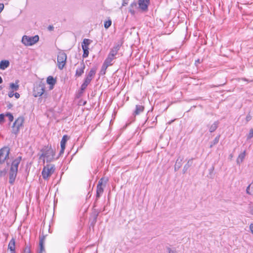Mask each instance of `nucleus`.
Here are the masks:
<instances>
[{
	"label": "nucleus",
	"instance_id": "f257e3e1",
	"mask_svg": "<svg viewBox=\"0 0 253 253\" xmlns=\"http://www.w3.org/2000/svg\"><path fill=\"white\" fill-rule=\"evenodd\" d=\"M21 157H18L12 162L9 173V182L11 184H13L15 180L17 174L18 166L21 161Z\"/></svg>",
	"mask_w": 253,
	"mask_h": 253
},
{
	"label": "nucleus",
	"instance_id": "f03ea898",
	"mask_svg": "<svg viewBox=\"0 0 253 253\" xmlns=\"http://www.w3.org/2000/svg\"><path fill=\"white\" fill-rule=\"evenodd\" d=\"M42 154L40 156V159H42L44 161V158L46 159L47 162L52 161L54 159L55 152L51 147H45L42 150Z\"/></svg>",
	"mask_w": 253,
	"mask_h": 253
},
{
	"label": "nucleus",
	"instance_id": "7ed1b4c3",
	"mask_svg": "<svg viewBox=\"0 0 253 253\" xmlns=\"http://www.w3.org/2000/svg\"><path fill=\"white\" fill-rule=\"evenodd\" d=\"M39 40V37L38 35L33 37L24 35L22 38L21 42L25 46H31L37 43Z\"/></svg>",
	"mask_w": 253,
	"mask_h": 253
},
{
	"label": "nucleus",
	"instance_id": "20e7f679",
	"mask_svg": "<svg viewBox=\"0 0 253 253\" xmlns=\"http://www.w3.org/2000/svg\"><path fill=\"white\" fill-rule=\"evenodd\" d=\"M66 54L62 51H59L57 55V66L60 70L63 69L66 64Z\"/></svg>",
	"mask_w": 253,
	"mask_h": 253
},
{
	"label": "nucleus",
	"instance_id": "39448f33",
	"mask_svg": "<svg viewBox=\"0 0 253 253\" xmlns=\"http://www.w3.org/2000/svg\"><path fill=\"white\" fill-rule=\"evenodd\" d=\"M24 119L22 117L18 118L14 122L12 126V132L15 134H17L21 127L23 126Z\"/></svg>",
	"mask_w": 253,
	"mask_h": 253
},
{
	"label": "nucleus",
	"instance_id": "423d86ee",
	"mask_svg": "<svg viewBox=\"0 0 253 253\" xmlns=\"http://www.w3.org/2000/svg\"><path fill=\"white\" fill-rule=\"evenodd\" d=\"M45 91L44 84L42 83L36 84L33 89V95L35 97L41 96L44 94Z\"/></svg>",
	"mask_w": 253,
	"mask_h": 253
},
{
	"label": "nucleus",
	"instance_id": "0eeeda50",
	"mask_svg": "<svg viewBox=\"0 0 253 253\" xmlns=\"http://www.w3.org/2000/svg\"><path fill=\"white\" fill-rule=\"evenodd\" d=\"M54 166L52 165H47L44 167L42 171V176L43 179H48L54 172Z\"/></svg>",
	"mask_w": 253,
	"mask_h": 253
},
{
	"label": "nucleus",
	"instance_id": "6e6552de",
	"mask_svg": "<svg viewBox=\"0 0 253 253\" xmlns=\"http://www.w3.org/2000/svg\"><path fill=\"white\" fill-rule=\"evenodd\" d=\"M9 149L7 147L0 149V164H2L9 158Z\"/></svg>",
	"mask_w": 253,
	"mask_h": 253
},
{
	"label": "nucleus",
	"instance_id": "1a4fd4ad",
	"mask_svg": "<svg viewBox=\"0 0 253 253\" xmlns=\"http://www.w3.org/2000/svg\"><path fill=\"white\" fill-rule=\"evenodd\" d=\"M107 179L105 180L104 178H101L97 185V190H96V199L99 198L101 194L103 192V188L102 187V185L104 184L105 186L106 183H107Z\"/></svg>",
	"mask_w": 253,
	"mask_h": 253
},
{
	"label": "nucleus",
	"instance_id": "9d476101",
	"mask_svg": "<svg viewBox=\"0 0 253 253\" xmlns=\"http://www.w3.org/2000/svg\"><path fill=\"white\" fill-rule=\"evenodd\" d=\"M96 69H97L96 67L92 68L90 70L88 75L85 78L84 81L86 83H88V84H89L90 82L91 81L92 79H93V78L94 77V76L95 75Z\"/></svg>",
	"mask_w": 253,
	"mask_h": 253
},
{
	"label": "nucleus",
	"instance_id": "9b49d317",
	"mask_svg": "<svg viewBox=\"0 0 253 253\" xmlns=\"http://www.w3.org/2000/svg\"><path fill=\"white\" fill-rule=\"evenodd\" d=\"M149 2L150 0H138L139 8L143 11H147Z\"/></svg>",
	"mask_w": 253,
	"mask_h": 253
},
{
	"label": "nucleus",
	"instance_id": "f8f14e48",
	"mask_svg": "<svg viewBox=\"0 0 253 253\" xmlns=\"http://www.w3.org/2000/svg\"><path fill=\"white\" fill-rule=\"evenodd\" d=\"M45 239V236H42L40 237L39 241V249L38 251V253H43L45 252L44 243Z\"/></svg>",
	"mask_w": 253,
	"mask_h": 253
},
{
	"label": "nucleus",
	"instance_id": "ddd939ff",
	"mask_svg": "<svg viewBox=\"0 0 253 253\" xmlns=\"http://www.w3.org/2000/svg\"><path fill=\"white\" fill-rule=\"evenodd\" d=\"M85 64L83 61L80 65V67L77 69L76 71L75 76L77 77H81L84 73V70L85 69Z\"/></svg>",
	"mask_w": 253,
	"mask_h": 253
},
{
	"label": "nucleus",
	"instance_id": "4468645a",
	"mask_svg": "<svg viewBox=\"0 0 253 253\" xmlns=\"http://www.w3.org/2000/svg\"><path fill=\"white\" fill-rule=\"evenodd\" d=\"M183 159L182 157L179 156L176 160L174 165V170L175 171H177L181 168Z\"/></svg>",
	"mask_w": 253,
	"mask_h": 253
},
{
	"label": "nucleus",
	"instance_id": "2eb2a0df",
	"mask_svg": "<svg viewBox=\"0 0 253 253\" xmlns=\"http://www.w3.org/2000/svg\"><path fill=\"white\" fill-rule=\"evenodd\" d=\"M120 48V46L118 44L114 46L111 50L109 55L111 57H114L117 54L119 49Z\"/></svg>",
	"mask_w": 253,
	"mask_h": 253
},
{
	"label": "nucleus",
	"instance_id": "dca6fc26",
	"mask_svg": "<svg viewBox=\"0 0 253 253\" xmlns=\"http://www.w3.org/2000/svg\"><path fill=\"white\" fill-rule=\"evenodd\" d=\"M15 241L14 238H12V239L10 241L8 246V249L10 251V252H15Z\"/></svg>",
	"mask_w": 253,
	"mask_h": 253
},
{
	"label": "nucleus",
	"instance_id": "f3484780",
	"mask_svg": "<svg viewBox=\"0 0 253 253\" xmlns=\"http://www.w3.org/2000/svg\"><path fill=\"white\" fill-rule=\"evenodd\" d=\"M47 83L50 85L51 86L50 87V89H52L53 86L56 84V79H54L52 76H48L46 80Z\"/></svg>",
	"mask_w": 253,
	"mask_h": 253
},
{
	"label": "nucleus",
	"instance_id": "a211bd4d",
	"mask_svg": "<svg viewBox=\"0 0 253 253\" xmlns=\"http://www.w3.org/2000/svg\"><path fill=\"white\" fill-rule=\"evenodd\" d=\"M9 62L8 60H1L0 62V69L1 70H5L9 66Z\"/></svg>",
	"mask_w": 253,
	"mask_h": 253
},
{
	"label": "nucleus",
	"instance_id": "6ab92c4d",
	"mask_svg": "<svg viewBox=\"0 0 253 253\" xmlns=\"http://www.w3.org/2000/svg\"><path fill=\"white\" fill-rule=\"evenodd\" d=\"M92 41L88 39H84L83 40V42L82 43V47L83 49L84 48H89L88 46L91 43Z\"/></svg>",
	"mask_w": 253,
	"mask_h": 253
},
{
	"label": "nucleus",
	"instance_id": "aec40b11",
	"mask_svg": "<svg viewBox=\"0 0 253 253\" xmlns=\"http://www.w3.org/2000/svg\"><path fill=\"white\" fill-rule=\"evenodd\" d=\"M193 164V159H189L187 163L185 165L183 169V173H185L188 169L192 166Z\"/></svg>",
	"mask_w": 253,
	"mask_h": 253
},
{
	"label": "nucleus",
	"instance_id": "412c9836",
	"mask_svg": "<svg viewBox=\"0 0 253 253\" xmlns=\"http://www.w3.org/2000/svg\"><path fill=\"white\" fill-rule=\"evenodd\" d=\"M144 107L141 105H136V109L134 112L135 115H139L140 113L144 111Z\"/></svg>",
	"mask_w": 253,
	"mask_h": 253
},
{
	"label": "nucleus",
	"instance_id": "4be33fe9",
	"mask_svg": "<svg viewBox=\"0 0 253 253\" xmlns=\"http://www.w3.org/2000/svg\"><path fill=\"white\" fill-rule=\"evenodd\" d=\"M19 80H16L15 81V83H11L10 84V88L12 89L13 91H17L19 89Z\"/></svg>",
	"mask_w": 253,
	"mask_h": 253
},
{
	"label": "nucleus",
	"instance_id": "5701e85b",
	"mask_svg": "<svg viewBox=\"0 0 253 253\" xmlns=\"http://www.w3.org/2000/svg\"><path fill=\"white\" fill-rule=\"evenodd\" d=\"M114 57H111L109 55H108V57L105 59L104 64L107 65L108 66H110L113 64L112 61L114 59Z\"/></svg>",
	"mask_w": 253,
	"mask_h": 253
},
{
	"label": "nucleus",
	"instance_id": "b1692460",
	"mask_svg": "<svg viewBox=\"0 0 253 253\" xmlns=\"http://www.w3.org/2000/svg\"><path fill=\"white\" fill-rule=\"evenodd\" d=\"M218 124H219L218 121H216V122H214V123L213 124H212L209 128L210 132H214L217 129Z\"/></svg>",
	"mask_w": 253,
	"mask_h": 253
},
{
	"label": "nucleus",
	"instance_id": "393cba45",
	"mask_svg": "<svg viewBox=\"0 0 253 253\" xmlns=\"http://www.w3.org/2000/svg\"><path fill=\"white\" fill-rule=\"evenodd\" d=\"M68 139V136L67 135H64L62 137V138L60 142L61 147H62L63 148V147H65L66 143Z\"/></svg>",
	"mask_w": 253,
	"mask_h": 253
},
{
	"label": "nucleus",
	"instance_id": "a878e982",
	"mask_svg": "<svg viewBox=\"0 0 253 253\" xmlns=\"http://www.w3.org/2000/svg\"><path fill=\"white\" fill-rule=\"evenodd\" d=\"M245 156H246V152H245V151H244L243 153H241L239 155V156L237 158V163L238 164H240V163H241L243 161V160L244 159Z\"/></svg>",
	"mask_w": 253,
	"mask_h": 253
},
{
	"label": "nucleus",
	"instance_id": "bb28decb",
	"mask_svg": "<svg viewBox=\"0 0 253 253\" xmlns=\"http://www.w3.org/2000/svg\"><path fill=\"white\" fill-rule=\"evenodd\" d=\"M220 136V135H218L214 139V140L211 142L210 148L212 147L213 146L219 142Z\"/></svg>",
	"mask_w": 253,
	"mask_h": 253
},
{
	"label": "nucleus",
	"instance_id": "cd10ccee",
	"mask_svg": "<svg viewBox=\"0 0 253 253\" xmlns=\"http://www.w3.org/2000/svg\"><path fill=\"white\" fill-rule=\"evenodd\" d=\"M112 24V21L111 19H109L104 22V27L106 29H108L110 27Z\"/></svg>",
	"mask_w": 253,
	"mask_h": 253
},
{
	"label": "nucleus",
	"instance_id": "c85d7f7f",
	"mask_svg": "<svg viewBox=\"0 0 253 253\" xmlns=\"http://www.w3.org/2000/svg\"><path fill=\"white\" fill-rule=\"evenodd\" d=\"M88 49L89 48H84V49H83V51H84V53H83V58H86L87 57H88V54H89Z\"/></svg>",
	"mask_w": 253,
	"mask_h": 253
},
{
	"label": "nucleus",
	"instance_id": "c756f323",
	"mask_svg": "<svg viewBox=\"0 0 253 253\" xmlns=\"http://www.w3.org/2000/svg\"><path fill=\"white\" fill-rule=\"evenodd\" d=\"M108 67H109L108 66H107V65L103 63V64L102 66L101 71H100L101 74H103V75L105 74L106 73V70Z\"/></svg>",
	"mask_w": 253,
	"mask_h": 253
},
{
	"label": "nucleus",
	"instance_id": "7c9ffc66",
	"mask_svg": "<svg viewBox=\"0 0 253 253\" xmlns=\"http://www.w3.org/2000/svg\"><path fill=\"white\" fill-rule=\"evenodd\" d=\"M137 4L136 2H133L130 5V7H133L134 6H136ZM129 11L131 13L132 15H134L135 14V11L131 8H129Z\"/></svg>",
	"mask_w": 253,
	"mask_h": 253
},
{
	"label": "nucleus",
	"instance_id": "2f4dec72",
	"mask_svg": "<svg viewBox=\"0 0 253 253\" xmlns=\"http://www.w3.org/2000/svg\"><path fill=\"white\" fill-rule=\"evenodd\" d=\"M88 84H89L88 83H86L84 81V82L81 85V92H83L85 89V88H86V87L87 86V85Z\"/></svg>",
	"mask_w": 253,
	"mask_h": 253
},
{
	"label": "nucleus",
	"instance_id": "473e14b6",
	"mask_svg": "<svg viewBox=\"0 0 253 253\" xmlns=\"http://www.w3.org/2000/svg\"><path fill=\"white\" fill-rule=\"evenodd\" d=\"M6 116L8 117L10 122H12L13 120V116L12 114L8 113L6 114Z\"/></svg>",
	"mask_w": 253,
	"mask_h": 253
},
{
	"label": "nucleus",
	"instance_id": "72a5a7b5",
	"mask_svg": "<svg viewBox=\"0 0 253 253\" xmlns=\"http://www.w3.org/2000/svg\"><path fill=\"white\" fill-rule=\"evenodd\" d=\"M252 137H253V128L250 129L249 133L248 135V139H251Z\"/></svg>",
	"mask_w": 253,
	"mask_h": 253
},
{
	"label": "nucleus",
	"instance_id": "f704fd0d",
	"mask_svg": "<svg viewBox=\"0 0 253 253\" xmlns=\"http://www.w3.org/2000/svg\"><path fill=\"white\" fill-rule=\"evenodd\" d=\"M252 119V116L250 114V112L249 113V114L247 115L246 120L247 122H249Z\"/></svg>",
	"mask_w": 253,
	"mask_h": 253
},
{
	"label": "nucleus",
	"instance_id": "c9c22d12",
	"mask_svg": "<svg viewBox=\"0 0 253 253\" xmlns=\"http://www.w3.org/2000/svg\"><path fill=\"white\" fill-rule=\"evenodd\" d=\"M249 212L252 215H253V205H250L249 207Z\"/></svg>",
	"mask_w": 253,
	"mask_h": 253
},
{
	"label": "nucleus",
	"instance_id": "e433bc0d",
	"mask_svg": "<svg viewBox=\"0 0 253 253\" xmlns=\"http://www.w3.org/2000/svg\"><path fill=\"white\" fill-rule=\"evenodd\" d=\"M4 120V116L3 114H0V123H2Z\"/></svg>",
	"mask_w": 253,
	"mask_h": 253
},
{
	"label": "nucleus",
	"instance_id": "4c0bfd02",
	"mask_svg": "<svg viewBox=\"0 0 253 253\" xmlns=\"http://www.w3.org/2000/svg\"><path fill=\"white\" fill-rule=\"evenodd\" d=\"M6 173V171L5 170L0 171V176L1 177L3 176H4L5 175Z\"/></svg>",
	"mask_w": 253,
	"mask_h": 253
},
{
	"label": "nucleus",
	"instance_id": "58836bf2",
	"mask_svg": "<svg viewBox=\"0 0 253 253\" xmlns=\"http://www.w3.org/2000/svg\"><path fill=\"white\" fill-rule=\"evenodd\" d=\"M24 253H31L30 249L28 248H26L24 250Z\"/></svg>",
	"mask_w": 253,
	"mask_h": 253
},
{
	"label": "nucleus",
	"instance_id": "ea45409f",
	"mask_svg": "<svg viewBox=\"0 0 253 253\" xmlns=\"http://www.w3.org/2000/svg\"><path fill=\"white\" fill-rule=\"evenodd\" d=\"M65 149V147H63V148L62 147H61V150H60V151L59 153L60 155H61L62 154H63L64 153Z\"/></svg>",
	"mask_w": 253,
	"mask_h": 253
},
{
	"label": "nucleus",
	"instance_id": "a19ab883",
	"mask_svg": "<svg viewBox=\"0 0 253 253\" xmlns=\"http://www.w3.org/2000/svg\"><path fill=\"white\" fill-rule=\"evenodd\" d=\"M250 229L252 234H253V223H252L250 225Z\"/></svg>",
	"mask_w": 253,
	"mask_h": 253
},
{
	"label": "nucleus",
	"instance_id": "79ce46f5",
	"mask_svg": "<svg viewBox=\"0 0 253 253\" xmlns=\"http://www.w3.org/2000/svg\"><path fill=\"white\" fill-rule=\"evenodd\" d=\"M250 186H251V184H250L247 188V189H246V192L247 193H248V194H251V193H250Z\"/></svg>",
	"mask_w": 253,
	"mask_h": 253
},
{
	"label": "nucleus",
	"instance_id": "37998d69",
	"mask_svg": "<svg viewBox=\"0 0 253 253\" xmlns=\"http://www.w3.org/2000/svg\"><path fill=\"white\" fill-rule=\"evenodd\" d=\"M13 91H13V90H12L11 92H9V93H8V96H9V97H13V96L14 95Z\"/></svg>",
	"mask_w": 253,
	"mask_h": 253
},
{
	"label": "nucleus",
	"instance_id": "c03bdc74",
	"mask_svg": "<svg viewBox=\"0 0 253 253\" xmlns=\"http://www.w3.org/2000/svg\"><path fill=\"white\" fill-rule=\"evenodd\" d=\"M14 95L15 96V98H19L20 97V94L17 92L15 93L14 94Z\"/></svg>",
	"mask_w": 253,
	"mask_h": 253
},
{
	"label": "nucleus",
	"instance_id": "a18cd8bd",
	"mask_svg": "<svg viewBox=\"0 0 253 253\" xmlns=\"http://www.w3.org/2000/svg\"><path fill=\"white\" fill-rule=\"evenodd\" d=\"M54 29V27L52 25H49L48 27V29L49 30V31H52Z\"/></svg>",
	"mask_w": 253,
	"mask_h": 253
},
{
	"label": "nucleus",
	"instance_id": "49530a36",
	"mask_svg": "<svg viewBox=\"0 0 253 253\" xmlns=\"http://www.w3.org/2000/svg\"><path fill=\"white\" fill-rule=\"evenodd\" d=\"M4 8V5L2 3H0V12L2 11V10Z\"/></svg>",
	"mask_w": 253,
	"mask_h": 253
},
{
	"label": "nucleus",
	"instance_id": "de8ad7c7",
	"mask_svg": "<svg viewBox=\"0 0 253 253\" xmlns=\"http://www.w3.org/2000/svg\"><path fill=\"white\" fill-rule=\"evenodd\" d=\"M127 2H126L125 1H124L123 3V6H125L127 4Z\"/></svg>",
	"mask_w": 253,
	"mask_h": 253
},
{
	"label": "nucleus",
	"instance_id": "09e8293b",
	"mask_svg": "<svg viewBox=\"0 0 253 253\" xmlns=\"http://www.w3.org/2000/svg\"><path fill=\"white\" fill-rule=\"evenodd\" d=\"M2 83V79L1 77L0 76V84Z\"/></svg>",
	"mask_w": 253,
	"mask_h": 253
},
{
	"label": "nucleus",
	"instance_id": "8fccbe9b",
	"mask_svg": "<svg viewBox=\"0 0 253 253\" xmlns=\"http://www.w3.org/2000/svg\"><path fill=\"white\" fill-rule=\"evenodd\" d=\"M197 62V63H200V60H199V59H198V60H197V61H196V63Z\"/></svg>",
	"mask_w": 253,
	"mask_h": 253
},
{
	"label": "nucleus",
	"instance_id": "3c124183",
	"mask_svg": "<svg viewBox=\"0 0 253 253\" xmlns=\"http://www.w3.org/2000/svg\"><path fill=\"white\" fill-rule=\"evenodd\" d=\"M169 253H173V252L171 250H170L169 251Z\"/></svg>",
	"mask_w": 253,
	"mask_h": 253
},
{
	"label": "nucleus",
	"instance_id": "603ef678",
	"mask_svg": "<svg viewBox=\"0 0 253 253\" xmlns=\"http://www.w3.org/2000/svg\"><path fill=\"white\" fill-rule=\"evenodd\" d=\"M173 121H171V122H169V124H171V123L172 122H173Z\"/></svg>",
	"mask_w": 253,
	"mask_h": 253
},
{
	"label": "nucleus",
	"instance_id": "864d4df0",
	"mask_svg": "<svg viewBox=\"0 0 253 253\" xmlns=\"http://www.w3.org/2000/svg\"><path fill=\"white\" fill-rule=\"evenodd\" d=\"M10 253H15V252H11Z\"/></svg>",
	"mask_w": 253,
	"mask_h": 253
}]
</instances>
